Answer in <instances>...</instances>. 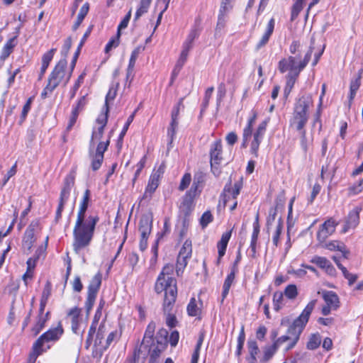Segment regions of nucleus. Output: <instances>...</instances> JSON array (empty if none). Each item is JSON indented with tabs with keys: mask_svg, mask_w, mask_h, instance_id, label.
<instances>
[{
	"mask_svg": "<svg viewBox=\"0 0 363 363\" xmlns=\"http://www.w3.org/2000/svg\"><path fill=\"white\" fill-rule=\"evenodd\" d=\"M326 247L330 250H343L344 244L338 241H331L326 245Z\"/></svg>",
	"mask_w": 363,
	"mask_h": 363,
	"instance_id": "nucleus-64",
	"label": "nucleus"
},
{
	"mask_svg": "<svg viewBox=\"0 0 363 363\" xmlns=\"http://www.w3.org/2000/svg\"><path fill=\"white\" fill-rule=\"evenodd\" d=\"M90 197V191L86 189L79 204L77 219L73 228V250L76 253L88 247L94 238L95 228L99 220L98 216H89L85 218V213L88 208Z\"/></svg>",
	"mask_w": 363,
	"mask_h": 363,
	"instance_id": "nucleus-1",
	"label": "nucleus"
},
{
	"mask_svg": "<svg viewBox=\"0 0 363 363\" xmlns=\"http://www.w3.org/2000/svg\"><path fill=\"white\" fill-rule=\"evenodd\" d=\"M212 221L213 216L209 211L204 212L200 218V224L203 228H205Z\"/></svg>",
	"mask_w": 363,
	"mask_h": 363,
	"instance_id": "nucleus-54",
	"label": "nucleus"
},
{
	"mask_svg": "<svg viewBox=\"0 0 363 363\" xmlns=\"http://www.w3.org/2000/svg\"><path fill=\"white\" fill-rule=\"evenodd\" d=\"M316 301V300H312L310 301L306 305L301 315L294 320L292 325L289 328L287 334L281 336L274 342V344L278 348L283 343L288 341L289 343L286 349V350H289L295 346L299 339L301 333L308 321L310 315L315 306Z\"/></svg>",
	"mask_w": 363,
	"mask_h": 363,
	"instance_id": "nucleus-3",
	"label": "nucleus"
},
{
	"mask_svg": "<svg viewBox=\"0 0 363 363\" xmlns=\"http://www.w3.org/2000/svg\"><path fill=\"white\" fill-rule=\"evenodd\" d=\"M323 298L326 305L336 310L339 307V298L333 291H325L323 294Z\"/></svg>",
	"mask_w": 363,
	"mask_h": 363,
	"instance_id": "nucleus-30",
	"label": "nucleus"
},
{
	"mask_svg": "<svg viewBox=\"0 0 363 363\" xmlns=\"http://www.w3.org/2000/svg\"><path fill=\"white\" fill-rule=\"evenodd\" d=\"M102 276L101 273H97L91 280L88 286L87 298L85 302L86 313H89L92 309L95 303L97 293L101 284Z\"/></svg>",
	"mask_w": 363,
	"mask_h": 363,
	"instance_id": "nucleus-11",
	"label": "nucleus"
},
{
	"mask_svg": "<svg viewBox=\"0 0 363 363\" xmlns=\"http://www.w3.org/2000/svg\"><path fill=\"white\" fill-rule=\"evenodd\" d=\"M188 55L189 52L183 50H182L174 69H178V70H179L183 67L187 60ZM174 72H175V70H174ZM173 74H174V72H173Z\"/></svg>",
	"mask_w": 363,
	"mask_h": 363,
	"instance_id": "nucleus-58",
	"label": "nucleus"
},
{
	"mask_svg": "<svg viewBox=\"0 0 363 363\" xmlns=\"http://www.w3.org/2000/svg\"><path fill=\"white\" fill-rule=\"evenodd\" d=\"M312 104L310 95L302 96L295 104L291 125H294L297 130H302L306 124L308 119V111Z\"/></svg>",
	"mask_w": 363,
	"mask_h": 363,
	"instance_id": "nucleus-6",
	"label": "nucleus"
},
{
	"mask_svg": "<svg viewBox=\"0 0 363 363\" xmlns=\"http://www.w3.org/2000/svg\"><path fill=\"white\" fill-rule=\"evenodd\" d=\"M183 99H184L183 98H181L179 99V102L177 103V104L174 106V108L172 111V114H171L172 120L171 121H178L180 109H181V108H184V106L183 104Z\"/></svg>",
	"mask_w": 363,
	"mask_h": 363,
	"instance_id": "nucleus-50",
	"label": "nucleus"
},
{
	"mask_svg": "<svg viewBox=\"0 0 363 363\" xmlns=\"http://www.w3.org/2000/svg\"><path fill=\"white\" fill-rule=\"evenodd\" d=\"M238 272V267H233L231 269V272L228 274L227 277L225 279L223 286V291H222V298L221 303L223 302L224 299L228 296L230 286L234 281L235 274Z\"/></svg>",
	"mask_w": 363,
	"mask_h": 363,
	"instance_id": "nucleus-27",
	"label": "nucleus"
},
{
	"mask_svg": "<svg viewBox=\"0 0 363 363\" xmlns=\"http://www.w3.org/2000/svg\"><path fill=\"white\" fill-rule=\"evenodd\" d=\"M109 145V139L106 142H100L96 147V153L94 155L104 156L105 151L107 150Z\"/></svg>",
	"mask_w": 363,
	"mask_h": 363,
	"instance_id": "nucleus-61",
	"label": "nucleus"
},
{
	"mask_svg": "<svg viewBox=\"0 0 363 363\" xmlns=\"http://www.w3.org/2000/svg\"><path fill=\"white\" fill-rule=\"evenodd\" d=\"M178 126V121H171L170 125L167 130V136L170 139V142L173 141L174 137L176 134V130Z\"/></svg>",
	"mask_w": 363,
	"mask_h": 363,
	"instance_id": "nucleus-59",
	"label": "nucleus"
},
{
	"mask_svg": "<svg viewBox=\"0 0 363 363\" xmlns=\"http://www.w3.org/2000/svg\"><path fill=\"white\" fill-rule=\"evenodd\" d=\"M55 52H56V49L52 48V49L50 50L49 51H48L47 52H45L42 57V65H46L48 67L50 65V62H51V60L53 58V56H54Z\"/></svg>",
	"mask_w": 363,
	"mask_h": 363,
	"instance_id": "nucleus-56",
	"label": "nucleus"
},
{
	"mask_svg": "<svg viewBox=\"0 0 363 363\" xmlns=\"http://www.w3.org/2000/svg\"><path fill=\"white\" fill-rule=\"evenodd\" d=\"M278 203L277 204L276 207H272L269 211V215L267 218V231L268 233H269V231L273 229V228L275 227L276 223L277 220L276 221V216L277 214V207Z\"/></svg>",
	"mask_w": 363,
	"mask_h": 363,
	"instance_id": "nucleus-33",
	"label": "nucleus"
},
{
	"mask_svg": "<svg viewBox=\"0 0 363 363\" xmlns=\"http://www.w3.org/2000/svg\"><path fill=\"white\" fill-rule=\"evenodd\" d=\"M362 211L360 206L354 207L350 211L346 220L345 225L343 228V231L345 233L350 228H354L357 226L359 222V213Z\"/></svg>",
	"mask_w": 363,
	"mask_h": 363,
	"instance_id": "nucleus-20",
	"label": "nucleus"
},
{
	"mask_svg": "<svg viewBox=\"0 0 363 363\" xmlns=\"http://www.w3.org/2000/svg\"><path fill=\"white\" fill-rule=\"evenodd\" d=\"M104 156L94 155L91 160V168L94 171L98 170L103 162Z\"/></svg>",
	"mask_w": 363,
	"mask_h": 363,
	"instance_id": "nucleus-57",
	"label": "nucleus"
},
{
	"mask_svg": "<svg viewBox=\"0 0 363 363\" xmlns=\"http://www.w3.org/2000/svg\"><path fill=\"white\" fill-rule=\"evenodd\" d=\"M74 180L75 173L74 172H70L65 178L63 186L60 195L59 204L56 211L55 220L57 221L61 218L65 204L68 200L71 190L74 185Z\"/></svg>",
	"mask_w": 363,
	"mask_h": 363,
	"instance_id": "nucleus-10",
	"label": "nucleus"
},
{
	"mask_svg": "<svg viewBox=\"0 0 363 363\" xmlns=\"http://www.w3.org/2000/svg\"><path fill=\"white\" fill-rule=\"evenodd\" d=\"M108 121V115L107 114H101L96 119V123L99 126L97 128H94L92 131L91 138L90 140L89 145V152L90 155H91L92 148L94 146V143L96 142L99 141L104 134V128L107 124Z\"/></svg>",
	"mask_w": 363,
	"mask_h": 363,
	"instance_id": "nucleus-15",
	"label": "nucleus"
},
{
	"mask_svg": "<svg viewBox=\"0 0 363 363\" xmlns=\"http://www.w3.org/2000/svg\"><path fill=\"white\" fill-rule=\"evenodd\" d=\"M50 312L45 313V308H39L38 314L35 318V323L31 328V331L34 336L38 335L44 328L45 323L49 320Z\"/></svg>",
	"mask_w": 363,
	"mask_h": 363,
	"instance_id": "nucleus-19",
	"label": "nucleus"
},
{
	"mask_svg": "<svg viewBox=\"0 0 363 363\" xmlns=\"http://www.w3.org/2000/svg\"><path fill=\"white\" fill-rule=\"evenodd\" d=\"M284 294L289 299H295L298 296V289L295 284L288 285L284 291Z\"/></svg>",
	"mask_w": 363,
	"mask_h": 363,
	"instance_id": "nucleus-46",
	"label": "nucleus"
},
{
	"mask_svg": "<svg viewBox=\"0 0 363 363\" xmlns=\"http://www.w3.org/2000/svg\"><path fill=\"white\" fill-rule=\"evenodd\" d=\"M194 187L195 189L197 187L195 182H194L190 191L184 196L180 205V209L185 215H189L194 208V196L191 195V191Z\"/></svg>",
	"mask_w": 363,
	"mask_h": 363,
	"instance_id": "nucleus-22",
	"label": "nucleus"
},
{
	"mask_svg": "<svg viewBox=\"0 0 363 363\" xmlns=\"http://www.w3.org/2000/svg\"><path fill=\"white\" fill-rule=\"evenodd\" d=\"M311 262L324 269L325 272L330 275H334L335 273V269L334 267L332 265L330 262L324 257L314 256L311 259Z\"/></svg>",
	"mask_w": 363,
	"mask_h": 363,
	"instance_id": "nucleus-21",
	"label": "nucleus"
},
{
	"mask_svg": "<svg viewBox=\"0 0 363 363\" xmlns=\"http://www.w3.org/2000/svg\"><path fill=\"white\" fill-rule=\"evenodd\" d=\"M242 188V179L236 182L233 184V186H232L230 181L225 185L223 191L220 195V198L223 203V207L227 206V204L231 200H234V201L236 200L237 196L240 194V190Z\"/></svg>",
	"mask_w": 363,
	"mask_h": 363,
	"instance_id": "nucleus-14",
	"label": "nucleus"
},
{
	"mask_svg": "<svg viewBox=\"0 0 363 363\" xmlns=\"http://www.w3.org/2000/svg\"><path fill=\"white\" fill-rule=\"evenodd\" d=\"M338 223L333 218L325 220L320 226L317 233V238L320 242H324L335 231Z\"/></svg>",
	"mask_w": 363,
	"mask_h": 363,
	"instance_id": "nucleus-16",
	"label": "nucleus"
},
{
	"mask_svg": "<svg viewBox=\"0 0 363 363\" xmlns=\"http://www.w3.org/2000/svg\"><path fill=\"white\" fill-rule=\"evenodd\" d=\"M274 26H275V21L273 18H272L269 21V22L267 25V28H266V30H265L264 34L262 35L261 39L259 40V41L258 42V43L256 45L257 50H259L262 47H263L267 44V43L269 42V40L270 38V36L273 33V31L274 29Z\"/></svg>",
	"mask_w": 363,
	"mask_h": 363,
	"instance_id": "nucleus-24",
	"label": "nucleus"
},
{
	"mask_svg": "<svg viewBox=\"0 0 363 363\" xmlns=\"http://www.w3.org/2000/svg\"><path fill=\"white\" fill-rule=\"evenodd\" d=\"M119 86V82H117L114 84H112L109 88V90L106 96L105 99V107H106V111L104 114L108 113V104L110 101H112L114 100L117 95L118 89Z\"/></svg>",
	"mask_w": 363,
	"mask_h": 363,
	"instance_id": "nucleus-32",
	"label": "nucleus"
},
{
	"mask_svg": "<svg viewBox=\"0 0 363 363\" xmlns=\"http://www.w3.org/2000/svg\"><path fill=\"white\" fill-rule=\"evenodd\" d=\"M14 39H10L4 46L1 55L0 57L1 60H5L7 58L10 54L13 51V48H14L13 44Z\"/></svg>",
	"mask_w": 363,
	"mask_h": 363,
	"instance_id": "nucleus-45",
	"label": "nucleus"
},
{
	"mask_svg": "<svg viewBox=\"0 0 363 363\" xmlns=\"http://www.w3.org/2000/svg\"><path fill=\"white\" fill-rule=\"evenodd\" d=\"M130 18H131V9L127 13V14L125 15L124 18L121 21V22L120 23V24L118 26V30H117L118 38H120V37H121V30L123 29H125L128 26Z\"/></svg>",
	"mask_w": 363,
	"mask_h": 363,
	"instance_id": "nucleus-53",
	"label": "nucleus"
},
{
	"mask_svg": "<svg viewBox=\"0 0 363 363\" xmlns=\"http://www.w3.org/2000/svg\"><path fill=\"white\" fill-rule=\"evenodd\" d=\"M277 349L278 347L274 343L269 347H266L264 349L263 361L267 362L271 359L277 352Z\"/></svg>",
	"mask_w": 363,
	"mask_h": 363,
	"instance_id": "nucleus-52",
	"label": "nucleus"
},
{
	"mask_svg": "<svg viewBox=\"0 0 363 363\" xmlns=\"http://www.w3.org/2000/svg\"><path fill=\"white\" fill-rule=\"evenodd\" d=\"M339 269L342 271L344 277L347 279L350 286H352L357 281V275L350 273L343 265H339Z\"/></svg>",
	"mask_w": 363,
	"mask_h": 363,
	"instance_id": "nucleus-47",
	"label": "nucleus"
},
{
	"mask_svg": "<svg viewBox=\"0 0 363 363\" xmlns=\"http://www.w3.org/2000/svg\"><path fill=\"white\" fill-rule=\"evenodd\" d=\"M187 313L190 316H197L201 313V308L198 306L195 298H191L186 307Z\"/></svg>",
	"mask_w": 363,
	"mask_h": 363,
	"instance_id": "nucleus-36",
	"label": "nucleus"
},
{
	"mask_svg": "<svg viewBox=\"0 0 363 363\" xmlns=\"http://www.w3.org/2000/svg\"><path fill=\"white\" fill-rule=\"evenodd\" d=\"M106 328L104 325H101L98 329L96 337L94 341V347L96 352L101 356L103 353L109 347L112 342L119 339L120 335L117 330L111 332L106 340L104 341V333Z\"/></svg>",
	"mask_w": 363,
	"mask_h": 363,
	"instance_id": "nucleus-9",
	"label": "nucleus"
},
{
	"mask_svg": "<svg viewBox=\"0 0 363 363\" xmlns=\"http://www.w3.org/2000/svg\"><path fill=\"white\" fill-rule=\"evenodd\" d=\"M274 26H275V21L273 18H272L269 21V22L267 25V28H266V30H265L264 34L262 35L261 39L259 40V41L258 42V43L256 45L257 50H259L262 47H263L267 44V43L269 42V40L270 38V36L273 33V31L274 29Z\"/></svg>",
	"mask_w": 363,
	"mask_h": 363,
	"instance_id": "nucleus-23",
	"label": "nucleus"
},
{
	"mask_svg": "<svg viewBox=\"0 0 363 363\" xmlns=\"http://www.w3.org/2000/svg\"><path fill=\"white\" fill-rule=\"evenodd\" d=\"M306 0H296L291 8V21H294L302 11Z\"/></svg>",
	"mask_w": 363,
	"mask_h": 363,
	"instance_id": "nucleus-38",
	"label": "nucleus"
},
{
	"mask_svg": "<svg viewBox=\"0 0 363 363\" xmlns=\"http://www.w3.org/2000/svg\"><path fill=\"white\" fill-rule=\"evenodd\" d=\"M245 340V334L244 330V326L242 325L240 332V334L238 337V345H237V350H236V354L237 355H240L242 349L244 345V342Z\"/></svg>",
	"mask_w": 363,
	"mask_h": 363,
	"instance_id": "nucleus-51",
	"label": "nucleus"
},
{
	"mask_svg": "<svg viewBox=\"0 0 363 363\" xmlns=\"http://www.w3.org/2000/svg\"><path fill=\"white\" fill-rule=\"evenodd\" d=\"M152 220L148 216L141 217L139 222V231L141 237L148 238L152 230Z\"/></svg>",
	"mask_w": 363,
	"mask_h": 363,
	"instance_id": "nucleus-26",
	"label": "nucleus"
},
{
	"mask_svg": "<svg viewBox=\"0 0 363 363\" xmlns=\"http://www.w3.org/2000/svg\"><path fill=\"white\" fill-rule=\"evenodd\" d=\"M39 228V222L33 220L26 229L23 237V247L30 250L35 242V233Z\"/></svg>",
	"mask_w": 363,
	"mask_h": 363,
	"instance_id": "nucleus-18",
	"label": "nucleus"
},
{
	"mask_svg": "<svg viewBox=\"0 0 363 363\" xmlns=\"http://www.w3.org/2000/svg\"><path fill=\"white\" fill-rule=\"evenodd\" d=\"M222 147L220 140H216L211 145V167L213 174L216 176H218L220 172V165L223 161Z\"/></svg>",
	"mask_w": 363,
	"mask_h": 363,
	"instance_id": "nucleus-12",
	"label": "nucleus"
},
{
	"mask_svg": "<svg viewBox=\"0 0 363 363\" xmlns=\"http://www.w3.org/2000/svg\"><path fill=\"white\" fill-rule=\"evenodd\" d=\"M192 252L191 242L190 240H186L182 247L179 255L185 257H190Z\"/></svg>",
	"mask_w": 363,
	"mask_h": 363,
	"instance_id": "nucleus-48",
	"label": "nucleus"
},
{
	"mask_svg": "<svg viewBox=\"0 0 363 363\" xmlns=\"http://www.w3.org/2000/svg\"><path fill=\"white\" fill-rule=\"evenodd\" d=\"M159 333L161 336H164L161 340H157V343H152L149 349L150 360L149 363H157V359L160 357L161 353L166 349L167 346V331L166 330H160Z\"/></svg>",
	"mask_w": 363,
	"mask_h": 363,
	"instance_id": "nucleus-13",
	"label": "nucleus"
},
{
	"mask_svg": "<svg viewBox=\"0 0 363 363\" xmlns=\"http://www.w3.org/2000/svg\"><path fill=\"white\" fill-rule=\"evenodd\" d=\"M232 0H221L218 16L216 29L221 30L225 26L228 13L233 9Z\"/></svg>",
	"mask_w": 363,
	"mask_h": 363,
	"instance_id": "nucleus-17",
	"label": "nucleus"
},
{
	"mask_svg": "<svg viewBox=\"0 0 363 363\" xmlns=\"http://www.w3.org/2000/svg\"><path fill=\"white\" fill-rule=\"evenodd\" d=\"M173 264H166L160 273L155 284L157 294L164 292L163 306L165 312L173 308L177 296V281L171 277L174 272Z\"/></svg>",
	"mask_w": 363,
	"mask_h": 363,
	"instance_id": "nucleus-2",
	"label": "nucleus"
},
{
	"mask_svg": "<svg viewBox=\"0 0 363 363\" xmlns=\"http://www.w3.org/2000/svg\"><path fill=\"white\" fill-rule=\"evenodd\" d=\"M155 328H156V325L154 322L152 321L148 324V325L147 326V328L145 330V332L143 342H142L140 347L139 349L141 350V347H143V345H145V347L148 346V344L152 340Z\"/></svg>",
	"mask_w": 363,
	"mask_h": 363,
	"instance_id": "nucleus-31",
	"label": "nucleus"
},
{
	"mask_svg": "<svg viewBox=\"0 0 363 363\" xmlns=\"http://www.w3.org/2000/svg\"><path fill=\"white\" fill-rule=\"evenodd\" d=\"M321 343V336L319 333L313 334L311 335L309 340L307 343V348L308 350L317 349Z\"/></svg>",
	"mask_w": 363,
	"mask_h": 363,
	"instance_id": "nucleus-39",
	"label": "nucleus"
},
{
	"mask_svg": "<svg viewBox=\"0 0 363 363\" xmlns=\"http://www.w3.org/2000/svg\"><path fill=\"white\" fill-rule=\"evenodd\" d=\"M191 180V174H185L180 182L179 189L181 191L184 190L186 188L188 187V186L190 184Z\"/></svg>",
	"mask_w": 363,
	"mask_h": 363,
	"instance_id": "nucleus-63",
	"label": "nucleus"
},
{
	"mask_svg": "<svg viewBox=\"0 0 363 363\" xmlns=\"http://www.w3.org/2000/svg\"><path fill=\"white\" fill-rule=\"evenodd\" d=\"M67 62L66 58L61 59L55 65L52 72L50 74L48 84L41 93V98L45 99L48 94H51L60 83L65 85V81L67 78L66 74Z\"/></svg>",
	"mask_w": 363,
	"mask_h": 363,
	"instance_id": "nucleus-7",
	"label": "nucleus"
},
{
	"mask_svg": "<svg viewBox=\"0 0 363 363\" xmlns=\"http://www.w3.org/2000/svg\"><path fill=\"white\" fill-rule=\"evenodd\" d=\"M160 179L153 176L150 175L148 184L145 188V191L143 195L142 200L143 199H147L150 200L152 198V194L157 189V188L159 186Z\"/></svg>",
	"mask_w": 363,
	"mask_h": 363,
	"instance_id": "nucleus-25",
	"label": "nucleus"
},
{
	"mask_svg": "<svg viewBox=\"0 0 363 363\" xmlns=\"http://www.w3.org/2000/svg\"><path fill=\"white\" fill-rule=\"evenodd\" d=\"M139 52H140V48H135L132 52L130 57V60H129V64H128V68H130V69H134V67H135V62H136V60H137V58L138 57Z\"/></svg>",
	"mask_w": 363,
	"mask_h": 363,
	"instance_id": "nucleus-62",
	"label": "nucleus"
},
{
	"mask_svg": "<svg viewBox=\"0 0 363 363\" xmlns=\"http://www.w3.org/2000/svg\"><path fill=\"white\" fill-rule=\"evenodd\" d=\"M333 158L328 159V164L325 166L322 167L321 169V177L323 178L324 174L328 172V174L333 178L335 174L337 167L335 164L333 162Z\"/></svg>",
	"mask_w": 363,
	"mask_h": 363,
	"instance_id": "nucleus-37",
	"label": "nucleus"
},
{
	"mask_svg": "<svg viewBox=\"0 0 363 363\" xmlns=\"http://www.w3.org/2000/svg\"><path fill=\"white\" fill-rule=\"evenodd\" d=\"M80 314L81 309L78 307H74L69 311L67 316L70 318L71 322H76L79 320Z\"/></svg>",
	"mask_w": 363,
	"mask_h": 363,
	"instance_id": "nucleus-55",
	"label": "nucleus"
},
{
	"mask_svg": "<svg viewBox=\"0 0 363 363\" xmlns=\"http://www.w3.org/2000/svg\"><path fill=\"white\" fill-rule=\"evenodd\" d=\"M96 323L95 322H93L89 328L88 336H87V338L86 340V348H89L91 344V340H92L93 336L96 332Z\"/></svg>",
	"mask_w": 363,
	"mask_h": 363,
	"instance_id": "nucleus-60",
	"label": "nucleus"
},
{
	"mask_svg": "<svg viewBox=\"0 0 363 363\" xmlns=\"http://www.w3.org/2000/svg\"><path fill=\"white\" fill-rule=\"evenodd\" d=\"M257 117V113L255 111H252V116L249 118L246 127L243 130L242 135V144L243 147H246L248 140L253 137V139L250 143V152L255 157H258V150L259 145L262 140L264 135L266 131L267 125L269 122V119H266L260 123L256 129L255 132L252 134V126L255 123Z\"/></svg>",
	"mask_w": 363,
	"mask_h": 363,
	"instance_id": "nucleus-4",
	"label": "nucleus"
},
{
	"mask_svg": "<svg viewBox=\"0 0 363 363\" xmlns=\"http://www.w3.org/2000/svg\"><path fill=\"white\" fill-rule=\"evenodd\" d=\"M284 301V294L281 291H276L273 295V306L276 311H279L282 306Z\"/></svg>",
	"mask_w": 363,
	"mask_h": 363,
	"instance_id": "nucleus-43",
	"label": "nucleus"
},
{
	"mask_svg": "<svg viewBox=\"0 0 363 363\" xmlns=\"http://www.w3.org/2000/svg\"><path fill=\"white\" fill-rule=\"evenodd\" d=\"M51 294V286L49 282H47L45 284L44 289L42 293L41 298H40V308H41V311L43 308H45L48 299Z\"/></svg>",
	"mask_w": 363,
	"mask_h": 363,
	"instance_id": "nucleus-41",
	"label": "nucleus"
},
{
	"mask_svg": "<svg viewBox=\"0 0 363 363\" xmlns=\"http://www.w3.org/2000/svg\"><path fill=\"white\" fill-rule=\"evenodd\" d=\"M259 233V225L258 223H253V232L251 238L250 248L253 254L256 252V244L258 239Z\"/></svg>",
	"mask_w": 363,
	"mask_h": 363,
	"instance_id": "nucleus-44",
	"label": "nucleus"
},
{
	"mask_svg": "<svg viewBox=\"0 0 363 363\" xmlns=\"http://www.w3.org/2000/svg\"><path fill=\"white\" fill-rule=\"evenodd\" d=\"M203 340H204V334L203 333H201L199 335L194 352L192 354L191 363H198V360H199V352H200V350H201V345L203 344Z\"/></svg>",
	"mask_w": 363,
	"mask_h": 363,
	"instance_id": "nucleus-40",
	"label": "nucleus"
},
{
	"mask_svg": "<svg viewBox=\"0 0 363 363\" xmlns=\"http://www.w3.org/2000/svg\"><path fill=\"white\" fill-rule=\"evenodd\" d=\"M247 347L250 354V363H256V356L259 352V347L255 340H249Z\"/></svg>",
	"mask_w": 363,
	"mask_h": 363,
	"instance_id": "nucleus-35",
	"label": "nucleus"
},
{
	"mask_svg": "<svg viewBox=\"0 0 363 363\" xmlns=\"http://www.w3.org/2000/svg\"><path fill=\"white\" fill-rule=\"evenodd\" d=\"M274 228V233L272 237V242L275 246H278V244L279 242V236H280L282 229H283V222H282L281 218L277 220L276 225Z\"/></svg>",
	"mask_w": 363,
	"mask_h": 363,
	"instance_id": "nucleus-42",
	"label": "nucleus"
},
{
	"mask_svg": "<svg viewBox=\"0 0 363 363\" xmlns=\"http://www.w3.org/2000/svg\"><path fill=\"white\" fill-rule=\"evenodd\" d=\"M63 334V329L61 323H59L58 325L55 328L49 329L47 332L42 334L33 345V361H35L37 357L46 352L50 348L48 346L46 349L43 348L45 342L58 340Z\"/></svg>",
	"mask_w": 363,
	"mask_h": 363,
	"instance_id": "nucleus-8",
	"label": "nucleus"
},
{
	"mask_svg": "<svg viewBox=\"0 0 363 363\" xmlns=\"http://www.w3.org/2000/svg\"><path fill=\"white\" fill-rule=\"evenodd\" d=\"M188 258L185 257H182V256L178 255L176 264V272L178 276H179L180 273L183 272L184 269L186 267Z\"/></svg>",
	"mask_w": 363,
	"mask_h": 363,
	"instance_id": "nucleus-49",
	"label": "nucleus"
},
{
	"mask_svg": "<svg viewBox=\"0 0 363 363\" xmlns=\"http://www.w3.org/2000/svg\"><path fill=\"white\" fill-rule=\"evenodd\" d=\"M89 9V3L86 2L80 9V11L77 15V20L72 27L73 30H76L79 27V26L82 23L84 18L88 13Z\"/></svg>",
	"mask_w": 363,
	"mask_h": 363,
	"instance_id": "nucleus-34",
	"label": "nucleus"
},
{
	"mask_svg": "<svg viewBox=\"0 0 363 363\" xmlns=\"http://www.w3.org/2000/svg\"><path fill=\"white\" fill-rule=\"evenodd\" d=\"M313 43L311 42L308 51L306 53L303 60L297 56H289L281 60L279 62V69L281 73L289 71V74L298 76L300 72L306 67L311 60L313 50Z\"/></svg>",
	"mask_w": 363,
	"mask_h": 363,
	"instance_id": "nucleus-5",
	"label": "nucleus"
},
{
	"mask_svg": "<svg viewBox=\"0 0 363 363\" xmlns=\"http://www.w3.org/2000/svg\"><path fill=\"white\" fill-rule=\"evenodd\" d=\"M231 236V231H228L224 233L220 241L217 243L218 253V262H219L220 259L224 256L225 253V250L228 246V243Z\"/></svg>",
	"mask_w": 363,
	"mask_h": 363,
	"instance_id": "nucleus-28",
	"label": "nucleus"
},
{
	"mask_svg": "<svg viewBox=\"0 0 363 363\" xmlns=\"http://www.w3.org/2000/svg\"><path fill=\"white\" fill-rule=\"evenodd\" d=\"M152 1V0H139L134 16V21H138L142 16L148 12Z\"/></svg>",
	"mask_w": 363,
	"mask_h": 363,
	"instance_id": "nucleus-29",
	"label": "nucleus"
}]
</instances>
